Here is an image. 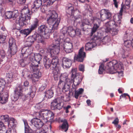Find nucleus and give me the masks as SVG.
<instances>
[{
    "label": "nucleus",
    "mask_w": 133,
    "mask_h": 133,
    "mask_svg": "<svg viewBox=\"0 0 133 133\" xmlns=\"http://www.w3.org/2000/svg\"><path fill=\"white\" fill-rule=\"evenodd\" d=\"M47 49H45V50L42 49H40L39 51L40 52V54H40L42 56L43 55L45 56L46 55H49L48 52L46 50Z\"/></svg>",
    "instance_id": "obj_43"
},
{
    "label": "nucleus",
    "mask_w": 133,
    "mask_h": 133,
    "mask_svg": "<svg viewBox=\"0 0 133 133\" xmlns=\"http://www.w3.org/2000/svg\"><path fill=\"white\" fill-rule=\"evenodd\" d=\"M28 39L29 40L30 42L32 43V44H33L34 42L36 41L35 38H34V34L32 36L29 37Z\"/></svg>",
    "instance_id": "obj_55"
},
{
    "label": "nucleus",
    "mask_w": 133,
    "mask_h": 133,
    "mask_svg": "<svg viewBox=\"0 0 133 133\" xmlns=\"http://www.w3.org/2000/svg\"><path fill=\"white\" fill-rule=\"evenodd\" d=\"M95 42H89L87 43L85 46L86 50H90L96 45Z\"/></svg>",
    "instance_id": "obj_29"
},
{
    "label": "nucleus",
    "mask_w": 133,
    "mask_h": 133,
    "mask_svg": "<svg viewBox=\"0 0 133 133\" xmlns=\"http://www.w3.org/2000/svg\"><path fill=\"white\" fill-rule=\"evenodd\" d=\"M30 122L31 125H34L37 129L41 128L43 124V123L41 119L37 117L32 119L30 121Z\"/></svg>",
    "instance_id": "obj_16"
},
{
    "label": "nucleus",
    "mask_w": 133,
    "mask_h": 133,
    "mask_svg": "<svg viewBox=\"0 0 133 133\" xmlns=\"http://www.w3.org/2000/svg\"><path fill=\"white\" fill-rule=\"evenodd\" d=\"M8 94L7 92H4L2 94L0 93V103L3 104L7 102Z\"/></svg>",
    "instance_id": "obj_22"
},
{
    "label": "nucleus",
    "mask_w": 133,
    "mask_h": 133,
    "mask_svg": "<svg viewBox=\"0 0 133 133\" xmlns=\"http://www.w3.org/2000/svg\"><path fill=\"white\" fill-rule=\"evenodd\" d=\"M6 130V127L3 122L0 121V133H2Z\"/></svg>",
    "instance_id": "obj_42"
},
{
    "label": "nucleus",
    "mask_w": 133,
    "mask_h": 133,
    "mask_svg": "<svg viewBox=\"0 0 133 133\" xmlns=\"http://www.w3.org/2000/svg\"><path fill=\"white\" fill-rule=\"evenodd\" d=\"M10 48V51H9L7 53V55L9 57H11L12 55H14L16 52L17 50V46L16 45L9 47Z\"/></svg>",
    "instance_id": "obj_23"
},
{
    "label": "nucleus",
    "mask_w": 133,
    "mask_h": 133,
    "mask_svg": "<svg viewBox=\"0 0 133 133\" xmlns=\"http://www.w3.org/2000/svg\"><path fill=\"white\" fill-rule=\"evenodd\" d=\"M34 38L36 41L38 43H41L43 44H45L44 40L42 37L43 38L42 35L38 34H34Z\"/></svg>",
    "instance_id": "obj_27"
},
{
    "label": "nucleus",
    "mask_w": 133,
    "mask_h": 133,
    "mask_svg": "<svg viewBox=\"0 0 133 133\" xmlns=\"http://www.w3.org/2000/svg\"><path fill=\"white\" fill-rule=\"evenodd\" d=\"M93 21L91 20H89L87 19H84L82 21V24L81 26V27H83L85 25H90L93 23Z\"/></svg>",
    "instance_id": "obj_34"
},
{
    "label": "nucleus",
    "mask_w": 133,
    "mask_h": 133,
    "mask_svg": "<svg viewBox=\"0 0 133 133\" xmlns=\"http://www.w3.org/2000/svg\"><path fill=\"white\" fill-rule=\"evenodd\" d=\"M72 89L75 90V93L74 97L76 99H77L78 98L79 95H80V94H79L78 93V92L76 91V90L77 89V87H73V85H72Z\"/></svg>",
    "instance_id": "obj_54"
},
{
    "label": "nucleus",
    "mask_w": 133,
    "mask_h": 133,
    "mask_svg": "<svg viewBox=\"0 0 133 133\" xmlns=\"http://www.w3.org/2000/svg\"><path fill=\"white\" fill-rule=\"evenodd\" d=\"M84 66L83 65L81 64L79 66V71L82 72H84Z\"/></svg>",
    "instance_id": "obj_62"
},
{
    "label": "nucleus",
    "mask_w": 133,
    "mask_h": 133,
    "mask_svg": "<svg viewBox=\"0 0 133 133\" xmlns=\"http://www.w3.org/2000/svg\"><path fill=\"white\" fill-rule=\"evenodd\" d=\"M36 116L43 119L46 122L52 120L54 117V114L50 110L45 109L42 110L40 112H36Z\"/></svg>",
    "instance_id": "obj_6"
},
{
    "label": "nucleus",
    "mask_w": 133,
    "mask_h": 133,
    "mask_svg": "<svg viewBox=\"0 0 133 133\" xmlns=\"http://www.w3.org/2000/svg\"><path fill=\"white\" fill-rule=\"evenodd\" d=\"M70 80L66 74L62 75L60 77L58 85L59 87L62 88L63 90L67 91L70 87Z\"/></svg>",
    "instance_id": "obj_7"
},
{
    "label": "nucleus",
    "mask_w": 133,
    "mask_h": 133,
    "mask_svg": "<svg viewBox=\"0 0 133 133\" xmlns=\"http://www.w3.org/2000/svg\"><path fill=\"white\" fill-rule=\"evenodd\" d=\"M54 88H51L50 89L47 90L45 92V96L48 98H51L54 95Z\"/></svg>",
    "instance_id": "obj_30"
},
{
    "label": "nucleus",
    "mask_w": 133,
    "mask_h": 133,
    "mask_svg": "<svg viewBox=\"0 0 133 133\" xmlns=\"http://www.w3.org/2000/svg\"><path fill=\"white\" fill-rule=\"evenodd\" d=\"M101 19L102 21L106 19H110L111 18V14L108 10L102 9L99 12Z\"/></svg>",
    "instance_id": "obj_12"
},
{
    "label": "nucleus",
    "mask_w": 133,
    "mask_h": 133,
    "mask_svg": "<svg viewBox=\"0 0 133 133\" xmlns=\"http://www.w3.org/2000/svg\"><path fill=\"white\" fill-rule=\"evenodd\" d=\"M0 118L2 122H8L9 118L8 115H6L1 116Z\"/></svg>",
    "instance_id": "obj_41"
},
{
    "label": "nucleus",
    "mask_w": 133,
    "mask_h": 133,
    "mask_svg": "<svg viewBox=\"0 0 133 133\" xmlns=\"http://www.w3.org/2000/svg\"><path fill=\"white\" fill-rule=\"evenodd\" d=\"M72 74L71 76L70 83H73V87H77L82 80V76L78 73H77V69H72L71 71Z\"/></svg>",
    "instance_id": "obj_9"
},
{
    "label": "nucleus",
    "mask_w": 133,
    "mask_h": 133,
    "mask_svg": "<svg viewBox=\"0 0 133 133\" xmlns=\"http://www.w3.org/2000/svg\"><path fill=\"white\" fill-rule=\"evenodd\" d=\"M111 41L110 37L108 36H106L102 39V42L105 43H109Z\"/></svg>",
    "instance_id": "obj_48"
},
{
    "label": "nucleus",
    "mask_w": 133,
    "mask_h": 133,
    "mask_svg": "<svg viewBox=\"0 0 133 133\" xmlns=\"http://www.w3.org/2000/svg\"><path fill=\"white\" fill-rule=\"evenodd\" d=\"M60 50V47L56 46H50L46 50L49 55L52 56H54L59 54Z\"/></svg>",
    "instance_id": "obj_11"
},
{
    "label": "nucleus",
    "mask_w": 133,
    "mask_h": 133,
    "mask_svg": "<svg viewBox=\"0 0 133 133\" xmlns=\"http://www.w3.org/2000/svg\"><path fill=\"white\" fill-rule=\"evenodd\" d=\"M5 82L2 80H0V89L2 91L3 90V87L5 85Z\"/></svg>",
    "instance_id": "obj_57"
},
{
    "label": "nucleus",
    "mask_w": 133,
    "mask_h": 133,
    "mask_svg": "<svg viewBox=\"0 0 133 133\" xmlns=\"http://www.w3.org/2000/svg\"><path fill=\"white\" fill-rule=\"evenodd\" d=\"M39 20L37 18H35L33 22L31 24L30 27L34 30L37 28L39 25Z\"/></svg>",
    "instance_id": "obj_33"
},
{
    "label": "nucleus",
    "mask_w": 133,
    "mask_h": 133,
    "mask_svg": "<svg viewBox=\"0 0 133 133\" xmlns=\"http://www.w3.org/2000/svg\"><path fill=\"white\" fill-rule=\"evenodd\" d=\"M30 60L32 62L39 64L42 57L40 54H34L33 53L29 55Z\"/></svg>",
    "instance_id": "obj_15"
},
{
    "label": "nucleus",
    "mask_w": 133,
    "mask_h": 133,
    "mask_svg": "<svg viewBox=\"0 0 133 133\" xmlns=\"http://www.w3.org/2000/svg\"><path fill=\"white\" fill-rule=\"evenodd\" d=\"M119 56L121 59H126L128 56L127 52L123 49L122 52L119 55Z\"/></svg>",
    "instance_id": "obj_40"
},
{
    "label": "nucleus",
    "mask_w": 133,
    "mask_h": 133,
    "mask_svg": "<svg viewBox=\"0 0 133 133\" xmlns=\"http://www.w3.org/2000/svg\"><path fill=\"white\" fill-rule=\"evenodd\" d=\"M38 64L37 63H36L32 62L30 65V71L33 74L29 75V76L33 82L38 81L39 78L41 76V73L37 68Z\"/></svg>",
    "instance_id": "obj_4"
},
{
    "label": "nucleus",
    "mask_w": 133,
    "mask_h": 133,
    "mask_svg": "<svg viewBox=\"0 0 133 133\" xmlns=\"http://www.w3.org/2000/svg\"><path fill=\"white\" fill-rule=\"evenodd\" d=\"M61 122L63 123L61 127L63 130L66 132L68 129V125L67 121L66 119L62 120Z\"/></svg>",
    "instance_id": "obj_31"
},
{
    "label": "nucleus",
    "mask_w": 133,
    "mask_h": 133,
    "mask_svg": "<svg viewBox=\"0 0 133 133\" xmlns=\"http://www.w3.org/2000/svg\"><path fill=\"white\" fill-rule=\"evenodd\" d=\"M5 15L6 17L8 19L12 18L13 13L12 11H7L5 12Z\"/></svg>",
    "instance_id": "obj_44"
},
{
    "label": "nucleus",
    "mask_w": 133,
    "mask_h": 133,
    "mask_svg": "<svg viewBox=\"0 0 133 133\" xmlns=\"http://www.w3.org/2000/svg\"><path fill=\"white\" fill-rule=\"evenodd\" d=\"M131 1V0H125V4L123 5L122 4L121 5V7L119 12H120L122 9L121 13L122 15L123 12L124 11L127 10L129 8Z\"/></svg>",
    "instance_id": "obj_24"
},
{
    "label": "nucleus",
    "mask_w": 133,
    "mask_h": 133,
    "mask_svg": "<svg viewBox=\"0 0 133 133\" xmlns=\"http://www.w3.org/2000/svg\"><path fill=\"white\" fill-rule=\"evenodd\" d=\"M0 55L2 58L5 57V55H7V54H6L5 51L3 49L0 50Z\"/></svg>",
    "instance_id": "obj_56"
},
{
    "label": "nucleus",
    "mask_w": 133,
    "mask_h": 133,
    "mask_svg": "<svg viewBox=\"0 0 133 133\" xmlns=\"http://www.w3.org/2000/svg\"><path fill=\"white\" fill-rule=\"evenodd\" d=\"M53 58L51 62L52 64V66H51V68H56L58 62V58L57 57H54Z\"/></svg>",
    "instance_id": "obj_32"
},
{
    "label": "nucleus",
    "mask_w": 133,
    "mask_h": 133,
    "mask_svg": "<svg viewBox=\"0 0 133 133\" xmlns=\"http://www.w3.org/2000/svg\"><path fill=\"white\" fill-rule=\"evenodd\" d=\"M123 69V65L121 63H118L117 61L114 60L108 63L105 67V70L107 73L113 74L116 72L122 75V72L116 71Z\"/></svg>",
    "instance_id": "obj_3"
},
{
    "label": "nucleus",
    "mask_w": 133,
    "mask_h": 133,
    "mask_svg": "<svg viewBox=\"0 0 133 133\" xmlns=\"http://www.w3.org/2000/svg\"><path fill=\"white\" fill-rule=\"evenodd\" d=\"M29 82L27 81H25L22 86L19 85L16 88L14 91V96L12 97L13 100L16 101L18 99L19 97H22L23 98L25 97L24 95L22 93V91H26L28 90V88L29 86Z\"/></svg>",
    "instance_id": "obj_5"
},
{
    "label": "nucleus",
    "mask_w": 133,
    "mask_h": 133,
    "mask_svg": "<svg viewBox=\"0 0 133 133\" xmlns=\"http://www.w3.org/2000/svg\"><path fill=\"white\" fill-rule=\"evenodd\" d=\"M58 98H57L54 99L51 103V108L52 110H60L63 107V105L58 102Z\"/></svg>",
    "instance_id": "obj_14"
},
{
    "label": "nucleus",
    "mask_w": 133,
    "mask_h": 133,
    "mask_svg": "<svg viewBox=\"0 0 133 133\" xmlns=\"http://www.w3.org/2000/svg\"><path fill=\"white\" fill-rule=\"evenodd\" d=\"M6 77L11 80L13 78H15V75H13L12 73H8L7 74Z\"/></svg>",
    "instance_id": "obj_60"
},
{
    "label": "nucleus",
    "mask_w": 133,
    "mask_h": 133,
    "mask_svg": "<svg viewBox=\"0 0 133 133\" xmlns=\"http://www.w3.org/2000/svg\"><path fill=\"white\" fill-rule=\"evenodd\" d=\"M74 8L72 6L68 7L66 8V12L69 15L68 16L70 17H73L74 14L75 12Z\"/></svg>",
    "instance_id": "obj_25"
},
{
    "label": "nucleus",
    "mask_w": 133,
    "mask_h": 133,
    "mask_svg": "<svg viewBox=\"0 0 133 133\" xmlns=\"http://www.w3.org/2000/svg\"><path fill=\"white\" fill-rule=\"evenodd\" d=\"M21 15L18 19V24L21 27L26 25L28 24L27 21L31 19V12L27 6L24 7L21 11Z\"/></svg>",
    "instance_id": "obj_2"
},
{
    "label": "nucleus",
    "mask_w": 133,
    "mask_h": 133,
    "mask_svg": "<svg viewBox=\"0 0 133 133\" xmlns=\"http://www.w3.org/2000/svg\"><path fill=\"white\" fill-rule=\"evenodd\" d=\"M70 18H71L72 20H74L75 23H79L81 21H82L81 17V15H79L77 16H74L73 15V17H71Z\"/></svg>",
    "instance_id": "obj_37"
},
{
    "label": "nucleus",
    "mask_w": 133,
    "mask_h": 133,
    "mask_svg": "<svg viewBox=\"0 0 133 133\" xmlns=\"http://www.w3.org/2000/svg\"><path fill=\"white\" fill-rule=\"evenodd\" d=\"M56 0H43V2L47 5H49L53 4Z\"/></svg>",
    "instance_id": "obj_51"
},
{
    "label": "nucleus",
    "mask_w": 133,
    "mask_h": 133,
    "mask_svg": "<svg viewBox=\"0 0 133 133\" xmlns=\"http://www.w3.org/2000/svg\"><path fill=\"white\" fill-rule=\"evenodd\" d=\"M63 47L66 53H70L73 51V45L72 43L70 42L65 43L63 44Z\"/></svg>",
    "instance_id": "obj_18"
},
{
    "label": "nucleus",
    "mask_w": 133,
    "mask_h": 133,
    "mask_svg": "<svg viewBox=\"0 0 133 133\" xmlns=\"http://www.w3.org/2000/svg\"><path fill=\"white\" fill-rule=\"evenodd\" d=\"M104 65L103 64H101L99 66V68L98 70V73L99 74H102L104 71Z\"/></svg>",
    "instance_id": "obj_52"
},
{
    "label": "nucleus",
    "mask_w": 133,
    "mask_h": 133,
    "mask_svg": "<svg viewBox=\"0 0 133 133\" xmlns=\"http://www.w3.org/2000/svg\"><path fill=\"white\" fill-rule=\"evenodd\" d=\"M121 10L120 12L117 14V16L116 17V15H115L114 17L115 21L111 20L105 23V28L107 27L111 28H119L120 27V24L121 23V19L122 18V14Z\"/></svg>",
    "instance_id": "obj_8"
},
{
    "label": "nucleus",
    "mask_w": 133,
    "mask_h": 133,
    "mask_svg": "<svg viewBox=\"0 0 133 133\" xmlns=\"http://www.w3.org/2000/svg\"><path fill=\"white\" fill-rule=\"evenodd\" d=\"M12 12L13 13L12 18L13 19H15L19 15L18 12L17 10H15L12 11Z\"/></svg>",
    "instance_id": "obj_50"
},
{
    "label": "nucleus",
    "mask_w": 133,
    "mask_h": 133,
    "mask_svg": "<svg viewBox=\"0 0 133 133\" xmlns=\"http://www.w3.org/2000/svg\"><path fill=\"white\" fill-rule=\"evenodd\" d=\"M16 123H14L10 122H8V127H9L15 128L16 126Z\"/></svg>",
    "instance_id": "obj_58"
},
{
    "label": "nucleus",
    "mask_w": 133,
    "mask_h": 133,
    "mask_svg": "<svg viewBox=\"0 0 133 133\" xmlns=\"http://www.w3.org/2000/svg\"><path fill=\"white\" fill-rule=\"evenodd\" d=\"M5 39L6 36H3L1 35V37L0 38V43H4Z\"/></svg>",
    "instance_id": "obj_59"
},
{
    "label": "nucleus",
    "mask_w": 133,
    "mask_h": 133,
    "mask_svg": "<svg viewBox=\"0 0 133 133\" xmlns=\"http://www.w3.org/2000/svg\"><path fill=\"white\" fill-rule=\"evenodd\" d=\"M42 4V0H35L34 2L33 5L32 6L31 9L32 12L37 11Z\"/></svg>",
    "instance_id": "obj_19"
},
{
    "label": "nucleus",
    "mask_w": 133,
    "mask_h": 133,
    "mask_svg": "<svg viewBox=\"0 0 133 133\" xmlns=\"http://www.w3.org/2000/svg\"><path fill=\"white\" fill-rule=\"evenodd\" d=\"M54 39L53 41V44L51 46H60V45H62V42L63 41V37H62L60 36L59 37L58 36L54 35Z\"/></svg>",
    "instance_id": "obj_17"
},
{
    "label": "nucleus",
    "mask_w": 133,
    "mask_h": 133,
    "mask_svg": "<svg viewBox=\"0 0 133 133\" xmlns=\"http://www.w3.org/2000/svg\"><path fill=\"white\" fill-rule=\"evenodd\" d=\"M53 70V73L54 74V77H58V68L56 66V68H54L53 69H50Z\"/></svg>",
    "instance_id": "obj_47"
},
{
    "label": "nucleus",
    "mask_w": 133,
    "mask_h": 133,
    "mask_svg": "<svg viewBox=\"0 0 133 133\" xmlns=\"http://www.w3.org/2000/svg\"><path fill=\"white\" fill-rule=\"evenodd\" d=\"M9 47L12 46L14 45H16L15 41L13 38H10L9 41Z\"/></svg>",
    "instance_id": "obj_46"
},
{
    "label": "nucleus",
    "mask_w": 133,
    "mask_h": 133,
    "mask_svg": "<svg viewBox=\"0 0 133 133\" xmlns=\"http://www.w3.org/2000/svg\"><path fill=\"white\" fill-rule=\"evenodd\" d=\"M32 44V43L30 42L28 39L25 42V45H26V46H30Z\"/></svg>",
    "instance_id": "obj_64"
},
{
    "label": "nucleus",
    "mask_w": 133,
    "mask_h": 133,
    "mask_svg": "<svg viewBox=\"0 0 133 133\" xmlns=\"http://www.w3.org/2000/svg\"><path fill=\"white\" fill-rule=\"evenodd\" d=\"M131 41L127 40L124 41V45L127 47L129 48L131 46Z\"/></svg>",
    "instance_id": "obj_49"
},
{
    "label": "nucleus",
    "mask_w": 133,
    "mask_h": 133,
    "mask_svg": "<svg viewBox=\"0 0 133 133\" xmlns=\"http://www.w3.org/2000/svg\"><path fill=\"white\" fill-rule=\"evenodd\" d=\"M99 26L97 24H95L92 29V31L91 33V36H92L94 33L97 30Z\"/></svg>",
    "instance_id": "obj_45"
},
{
    "label": "nucleus",
    "mask_w": 133,
    "mask_h": 133,
    "mask_svg": "<svg viewBox=\"0 0 133 133\" xmlns=\"http://www.w3.org/2000/svg\"><path fill=\"white\" fill-rule=\"evenodd\" d=\"M9 122L14 123H17L16 120L13 118L11 117L9 118Z\"/></svg>",
    "instance_id": "obj_63"
},
{
    "label": "nucleus",
    "mask_w": 133,
    "mask_h": 133,
    "mask_svg": "<svg viewBox=\"0 0 133 133\" xmlns=\"http://www.w3.org/2000/svg\"><path fill=\"white\" fill-rule=\"evenodd\" d=\"M103 32L102 31L98 32L97 35H95L92 38V39L94 41H96L101 39L103 36Z\"/></svg>",
    "instance_id": "obj_35"
},
{
    "label": "nucleus",
    "mask_w": 133,
    "mask_h": 133,
    "mask_svg": "<svg viewBox=\"0 0 133 133\" xmlns=\"http://www.w3.org/2000/svg\"><path fill=\"white\" fill-rule=\"evenodd\" d=\"M84 48H82L79 50L78 54L75 56L74 57V61H76L79 62H83L84 59L85 57V53L83 51Z\"/></svg>",
    "instance_id": "obj_13"
},
{
    "label": "nucleus",
    "mask_w": 133,
    "mask_h": 133,
    "mask_svg": "<svg viewBox=\"0 0 133 133\" xmlns=\"http://www.w3.org/2000/svg\"><path fill=\"white\" fill-rule=\"evenodd\" d=\"M29 56L26 52L22 53L20 55L22 58L19 61V63L21 66L24 67L26 66L29 63L28 57Z\"/></svg>",
    "instance_id": "obj_10"
},
{
    "label": "nucleus",
    "mask_w": 133,
    "mask_h": 133,
    "mask_svg": "<svg viewBox=\"0 0 133 133\" xmlns=\"http://www.w3.org/2000/svg\"><path fill=\"white\" fill-rule=\"evenodd\" d=\"M68 27L67 28L66 26H64L63 28L61 30V33L63 35H62L61 36L62 37H63V38L64 37V36L66 34H68Z\"/></svg>",
    "instance_id": "obj_38"
},
{
    "label": "nucleus",
    "mask_w": 133,
    "mask_h": 133,
    "mask_svg": "<svg viewBox=\"0 0 133 133\" xmlns=\"http://www.w3.org/2000/svg\"><path fill=\"white\" fill-rule=\"evenodd\" d=\"M43 64L45 68L46 69H53L54 68H51L52 64L51 61L48 58L45 57L43 59Z\"/></svg>",
    "instance_id": "obj_21"
},
{
    "label": "nucleus",
    "mask_w": 133,
    "mask_h": 133,
    "mask_svg": "<svg viewBox=\"0 0 133 133\" xmlns=\"http://www.w3.org/2000/svg\"><path fill=\"white\" fill-rule=\"evenodd\" d=\"M23 121L24 125L25 133H33V131L30 128L29 126L28 125L27 121L26 120L23 119Z\"/></svg>",
    "instance_id": "obj_28"
},
{
    "label": "nucleus",
    "mask_w": 133,
    "mask_h": 133,
    "mask_svg": "<svg viewBox=\"0 0 133 133\" xmlns=\"http://www.w3.org/2000/svg\"><path fill=\"white\" fill-rule=\"evenodd\" d=\"M33 30L30 27V28L22 30L20 31V32L22 34L27 36L30 34Z\"/></svg>",
    "instance_id": "obj_36"
},
{
    "label": "nucleus",
    "mask_w": 133,
    "mask_h": 133,
    "mask_svg": "<svg viewBox=\"0 0 133 133\" xmlns=\"http://www.w3.org/2000/svg\"><path fill=\"white\" fill-rule=\"evenodd\" d=\"M130 36V34L128 31H126L123 37V38L124 39L128 38Z\"/></svg>",
    "instance_id": "obj_61"
},
{
    "label": "nucleus",
    "mask_w": 133,
    "mask_h": 133,
    "mask_svg": "<svg viewBox=\"0 0 133 133\" xmlns=\"http://www.w3.org/2000/svg\"><path fill=\"white\" fill-rule=\"evenodd\" d=\"M58 17V14L55 11H52L47 20L48 23L51 25L47 26L43 24L38 27V31L44 38H49L50 33L53 31V29H57L60 20V18H57Z\"/></svg>",
    "instance_id": "obj_1"
},
{
    "label": "nucleus",
    "mask_w": 133,
    "mask_h": 133,
    "mask_svg": "<svg viewBox=\"0 0 133 133\" xmlns=\"http://www.w3.org/2000/svg\"><path fill=\"white\" fill-rule=\"evenodd\" d=\"M46 82H45L43 83L41 86L39 88V90L40 91H42L44 90L46 87Z\"/></svg>",
    "instance_id": "obj_53"
},
{
    "label": "nucleus",
    "mask_w": 133,
    "mask_h": 133,
    "mask_svg": "<svg viewBox=\"0 0 133 133\" xmlns=\"http://www.w3.org/2000/svg\"><path fill=\"white\" fill-rule=\"evenodd\" d=\"M62 65L63 68H69L71 66L72 62L70 59L64 57L62 59Z\"/></svg>",
    "instance_id": "obj_20"
},
{
    "label": "nucleus",
    "mask_w": 133,
    "mask_h": 133,
    "mask_svg": "<svg viewBox=\"0 0 133 133\" xmlns=\"http://www.w3.org/2000/svg\"><path fill=\"white\" fill-rule=\"evenodd\" d=\"M68 34L71 37H73L76 35L75 30L73 29V28L71 27H68Z\"/></svg>",
    "instance_id": "obj_39"
},
{
    "label": "nucleus",
    "mask_w": 133,
    "mask_h": 133,
    "mask_svg": "<svg viewBox=\"0 0 133 133\" xmlns=\"http://www.w3.org/2000/svg\"><path fill=\"white\" fill-rule=\"evenodd\" d=\"M105 32H110L112 36H114L117 34L118 31L117 28H110L107 27V28H105Z\"/></svg>",
    "instance_id": "obj_26"
}]
</instances>
